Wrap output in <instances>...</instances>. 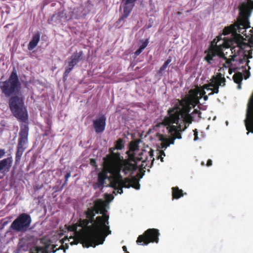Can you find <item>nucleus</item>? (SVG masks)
Listing matches in <instances>:
<instances>
[{
  "instance_id": "1",
  "label": "nucleus",
  "mask_w": 253,
  "mask_h": 253,
  "mask_svg": "<svg viewBox=\"0 0 253 253\" xmlns=\"http://www.w3.org/2000/svg\"><path fill=\"white\" fill-rule=\"evenodd\" d=\"M198 94V92L191 89L189 95L181 99H176L168 110V116L165 117L161 124L166 126H189L200 118L201 113L197 109L190 113L191 109L200 103Z\"/></svg>"
},
{
  "instance_id": "2",
  "label": "nucleus",
  "mask_w": 253,
  "mask_h": 253,
  "mask_svg": "<svg viewBox=\"0 0 253 253\" xmlns=\"http://www.w3.org/2000/svg\"><path fill=\"white\" fill-rule=\"evenodd\" d=\"M21 83L14 67L8 78L0 82V90L5 97H10L8 105L13 116L21 122H26L28 115L24 105L25 98L21 93Z\"/></svg>"
},
{
  "instance_id": "3",
  "label": "nucleus",
  "mask_w": 253,
  "mask_h": 253,
  "mask_svg": "<svg viewBox=\"0 0 253 253\" xmlns=\"http://www.w3.org/2000/svg\"><path fill=\"white\" fill-rule=\"evenodd\" d=\"M97 214L96 211L91 207L88 208L84 211L86 219H80V224L84 226L86 233L84 235L83 247L89 248L95 247L99 245L103 244L106 237L111 234L109 226L105 223V227H94L96 218L95 215Z\"/></svg>"
},
{
  "instance_id": "4",
  "label": "nucleus",
  "mask_w": 253,
  "mask_h": 253,
  "mask_svg": "<svg viewBox=\"0 0 253 253\" xmlns=\"http://www.w3.org/2000/svg\"><path fill=\"white\" fill-rule=\"evenodd\" d=\"M139 157H135L133 155H130L128 159L124 160L121 156L120 153L114 152L112 154H108L103 158V164L108 168L110 171H115L120 173L122 170L125 174L128 173L132 174L137 169V161L145 162L147 158L146 157L144 159L141 155L143 153H141Z\"/></svg>"
},
{
  "instance_id": "5",
  "label": "nucleus",
  "mask_w": 253,
  "mask_h": 253,
  "mask_svg": "<svg viewBox=\"0 0 253 253\" xmlns=\"http://www.w3.org/2000/svg\"><path fill=\"white\" fill-rule=\"evenodd\" d=\"M93 204L94 206L91 208L96 211L97 213L102 214L96 217V222L94 226L105 227V223L109 225V215L106 214L107 210L106 208L107 206L106 202L101 199H98L93 202Z\"/></svg>"
},
{
  "instance_id": "6",
  "label": "nucleus",
  "mask_w": 253,
  "mask_h": 253,
  "mask_svg": "<svg viewBox=\"0 0 253 253\" xmlns=\"http://www.w3.org/2000/svg\"><path fill=\"white\" fill-rule=\"evenodd\" d=\"M103 166L102 170L98 174L97 182L93 184V188L95 189L103 188L106 179L111 180V181L114 180L116 184L117 182L116 181L122 178L121 173L115 171H110L109 169L106 167V165L103 164Z\"/></svg>"
},
{
  "instance_id": "7",
  "label": "nucleus",
  "mask_w": 253,
  "mask_h": 253,
  "mask_svg": "<svg viewBox=\"0 0 253 253\" xmlns=\"http://www.w3.org/2000/svg\"><path fill=\"white\" fill-rule=\"evenodd\" d=\"M31 216L27 213H20L12 222L9 228L16 232H25L30 229Z\"/></svg>"
},
{
  "instance_id": "8",
  "label": "nucleus",
  "mask_w": 253,
  "mask_h": 253,
  "mask_svg": "<svg viewBox=\"0 0 253 253\" xmlns=\"http://www.w3.org/2000/svg\"><path fill=\"white\" fill-rule=\"evenodd\" d=\"M187 127H167L169 133L171 136L170 138H167L164 135L157 133L156 137L161 141L162 148H166L170 144H173L176 138H181V132L184 131Z\"/></svg>"
},
{
  "instance_id": "9",
  "label": "nucleus",
  "mask_w": 253,
  "mask_h": 253,
  "mask_svg": "<svg viewBox=\"0 0 253 253\" xmlns=\"http://www.w3.org/2000/svg\"><path fill=\"white\" fill-rule=\"evenodd\" d=\"M160 233L159 230L155 228H150L146 230L142 235H139L136 240L139 245H147L150 243L159 242Z\"/></svg>"
},
{
  "instance_id": "10",
  "label": "nucleus",
  "mask_w": 253,
  "mask_h": 253,
  "mask_svg": "<svg viewBox=\"0 0 253 253\" xmlns=\"http://www.w3.org/2000/svg\"><path fill=\"white\" fill-rule=\"evenodd\" d=\"M137 0H122L123 12L122 15L120 17L118 20L115 22V26L118 28L121 27L123 25L121 23L129 16L131 13Z\"/></svg>"
},
{
  "instance_id": "11",
  "label": "nucleus",
  "mask_w": 253,
  "mask_h": 253,
  "mask_svg": "<svg viewBox=\"0 0 253 253\" xmlns=\"http://www.w3.org/2000/svg\"><path fill=\"white\" fill-rule=\"evenodd\" d=\"M244 123L245 126H253V92L247 103Z\"/></svg>"
},
{
  "instance_id": "12",
  "label": "nucleus",
  "mask_w": 253,
  "mask_h": 253,
  "mask_svg": "<svg viewBox=\"0 0 253 253\" xmlns=\"http://www.w3.org/2000/svg\"><path fill=\"white\" fill-rule=\"evenodd\" d=\"M217 41L216 42L215 47H213L215 55H217L219 58L222 59H226L225 54L223 51L222 47L229 48L230 47L231 41H226L223 40L222 43L219 45H217V43L221 40V36L216 37Z\"/></svg>"
},
{
  "instance_id": "13",
  "label": "nucleus",
  "mask_w": 253,
  "mask_h": 253,
  "mask_svg": "<svg viewBox=\"0 0 253 253\" xmlns=\"http://www.w3.org/2000/svg\"><path fill=\"white\" fill-rule=\"evenodd\" d=\"M68 230L70 231H73L77 234H82V244L84 243V239L83 237L85 233H86V230L84 228V226L83 225H81L80 224V219H79L77 222L75 224H74L72 225L69 226L68 228Z\"/></svg>"
},
{
  "instance_id": "14",
  "label": "nucleus",
  "mask_w": 253,
  "mask_h": 253,
  "mask_svg": "<svg viewBox=\"0 0 253 253\" xmlns=\"http://www.w3.org/2000/svg\"><path fill=\"white\" fill-rule=\"evenodd\" d=\"M29 127L22 128L19 132L18 144L25 146L28 142Z\"/></svg>"
},
{
  "instance_id": "15",
  "label": "nucleus",
  "mask_w": 253,
  "mask_h": 253,
  "mask_svg": "<svg viewBox=\"0 0 253 253\" xmlns=\"http://www.w3.org/2000/svg\"><path fill=\"white\" fill-rule=\"evenodd\" d=\"M116 182H115L114 180L113 181H111L110 184L111 186L114 188V189L116 190H117V193L121 194L123 193V188L125 187V185H126V184L125 183V179H123V177L122 176V178L117 180Z\"/></svg>"
},
{
  "instance_id": "16",
  "label": "nucleus",
  "mask_w": 253,
  "mask_h": 253,
  "mask_svg": "<svg viewBox=\"0 0 253 253\" xmlns=\"http://www.w3.org/2000/svg\"><path fill=\"white\" fill-rule=\"evenodd\" d=\"M221 80L223 82V84L222 86H224L225 85L226 82L225 78L222 77V75L221 73H217L216 76H212L210 80L211 83L208 84V86H209V88H210V87H213V86H214L217 84V83Z\"/></svg>"
},
{
  "instance_id": "17",
  "label": "nucleus",
  "mask_w": 253,
  "mask_h": 253,
  "mask_svg": "<svg viewBox=\"0 0 253 253\" xmlns=\"http://www.w3.org/2000/svg\"><path fill=\"white\" fill-rule=\"evenodd\" d=\"M51 241L48 240L43 243V246L42 247H37L36 248V253H51L52 250L51 247Z\"/></svg>"
},
{
  "instance_id": "18",
  "label": "nucleus",
  "mask_w": 253,
  "mask_h": 253,
  "mask_svg": "<svg viewBox=\"0 0 253 253\" xmlns=\"http://www.w3.org/2000/svg\"><path fill=\"white\" fill-rule=\"evenodd\" d=\"M125 183L126 184V185L124 186H125V188H128L132 187L135 189H139L140 184L138 180L135 178H132V179L125 178Z\"/></svg>"
},
{
  "instance_id": "19",
  "label": "nucleus",
  "mask_w": 253,
  "mask_h": 253,
  "mask_svg": "<svg viewBox=\"0 0 253 253\" xmlns=\"http://www.w3.org/2000/svg\"><path fill=\"white\" fill-rule=\"evenodd\" d=\"M40 40V34L38 33L33 35L31 41L29 42L28 45V49L29 50H32L34 49Z\"/></svg>"
},
{
  "instance_id": "20",
  "label": "nucleus",
  "mask_w": 253,
  "mask_h": 253,
  "mask_svg": "<svg viewBox=\"0 0 253 253\" xmlns=\"http://www.w3.org/2000/svg\"><path fill=\"white\" fill-rule=\"evenodd\" d=\"M26 147L23 145L17 144V149L15 154V164L17 165L19 164L21 156L25 150Z\"/></svg>"
},
{
  "instance_id": "21",
  "label": "nucleus",
  "mask_w": 253,
  "mask_h": 253,
  "mask_svg": "<svg viewBox=\"0 0 253 253\" xmlns=\"http://www.w3.org/2000/svg\"><path fill=\"white\" fill-rule=\"evenodd\" d=\"M106 117L104 115L98 116L93 122V126H105L106 125Z\"/></svg>"
},
{
  "instance_id": "22",
  "label": "nucleus",
  "mask_w": 253,
  "mask_h": 253,
  "mask_svg": "<svg viewBox=\"0 0 253 253\" xmlns=\"http://www.w3.org/2000/svg\"><path fill=\"white\" fill-rule=\"evenodd\" d=\"M69 60L70 61L68 62V66L66 67L65 72L63 74V79L64 81L67 80L69 73L71 72L75 65H77V64L75 63L73 60L71 59Z\"/></svg>"
},
{
  "instance_id": "23",
  "label": "nucleus",
  "mask_w": 253,
  "mask_h": 253,
  "mask_svg": "<svg viewBox=\"0 0 253 253\" xmlns=\"http://www.w3.org/2000/svg\"><path fill=\"white\" fill-rule=\"evenodd\" d=\"M69 60L70 61L68 62V66L66 67L65 72L63 74V79L64 81L67 80L69 73L71 72L75 65H77V64L75 63L73 60L71 59Z\"/></svg>"
},
{
  "instance_id": "24",
  "label": "nucleus",
  "mask_w": 253,
  "mask_h": 253,
  "mask_svg": "<svg viewBox=\"0 0 253 253\" xmlns=\"http://www.w3.org/2000/svg\"><path fill=\"white\" fill-rule=\"evenodd\" d=\"M207 53L206 56L205 57V60L209 63H211V61L213 60V57L215 56L213 47L210 46L208 51H205Z\"/></svg>"
},
{
  "instance_id": "25",
  "label": "nucleus",
  "mask_w": 253,
  "mask_h": 253,
  "mask_svg": "<svg viewBox=\"0 0 253 253\" xmlns=\"http://www.w3.org/2000/svg\"><path fill=\"white\" fill-rule=\"evenodd\" d=\"M83 55V51H80L79 52H74L71 56L70 57L69 59H71L77 64L82 60V56Z\"/></svg>"
},
{
  "instance_id": "26",
  "label": "nucleus",
  "mask_w": 253,
  "mask_h": 253,
  "mask_svg": "<svg viewBox=\"0 0 253 253\" xmlns=\"http://www.w3.org/2000/svg\"><path fill=\"white\" fill-rule=\"evenodd\" d=\"M172 196L173 199H178L183 196V191L178 187L172 188Z\"/></svg>"
},
{
  "instance_id": "27",
  "label": "nucleus",
  "mask_w": 253,
  "mask_h": 253,
  "mask_svg": "<svg viewBox=\"0 0 253 253\" xmlns=\"http://www.w3.org/2000/svg\"><path fill=\"white\" fill-rule=\"evenodd\" d=\"M237 29L236 26L234 24H232L229 26L225 27L223 30V34L224 35H227L231 33L236 34Z\"/></svg>"
},
{
  "instance_id": "28",
  "label": "nucleus",
  "mask_w": 253,
  "mask_h": 253,
  "mask_svg": "<svg viewBox=\"0 0 253 253\" xmlns=\"http://www.w3.org/2000/svg\"><path fill=\"white\" fill-rule=\"evenodd\" d=\"M235 25L236 26L237 32L238 31L239 33H241L243 34L244 32H246V30H244L243 31H242V30H246L249 27V23L247 21H242L237 25Z\"/></svg>"
},
{
  "instance_id": "29",
  "label": "nucleus",
  "mask_w": 253,
  "mask_h": 253,
  "mask_svg": "<svg viewBox=\"0 0 253 253\" xmlns=\"http://www.w3.org/2000/svg\"><path fill=\"white\" fill-rule=\"evenodd\" d=\"M140 42H141V44L140 45L139 48L134 52V55L136 57L140 55L144 49L147 46L149 43V39H147L145 41H141Z\"/></svg>"
},
{
  "instance_id": "30",
  "label": "nucleus",
  "mask_w": 253,
  "mask_h": 253,
  "mask_svg": "<svg viewBox=\"0 0 253 253\" xmlns=\"http://www.w3.org/2000/svg\"><path fill=\"white\" fill-rule=\"evenodd\" d=\"M12 162V158L11 157L4 159L0 161V171L2 170L8 164L10 165ZM10 165H9V167Z\"/></svg>"
},
{
  "instance_id": "31",
  "label": "nucleus",
  "mask_w": 253,
  "mask_h": 253,
  "mask_svg": "<svg viewBox=\"0 0 253 253\" xmlns=\"http://www.w3.org/2000/svg\"><path fill=\"white\" fill-rule=\"evenodd\" d=\"M61 14L60 12L53 14L50 19H48V23L51 22H54L56 23H59L61 22Z\"/></svg>"
},
{
  "instance_id": "32",
  "label": "nucleus",
  "mask_w": 253,
  "mask_h": 253,
  "mask_svg": "<svg viewBox=\"0 0 253 253\" xmlns=\"http://www.w3.org/2000/svg\"><path fill=\"white\" fill-rule=\"evenodd\" d=\"M61 243H62V245L59 247V248L58 249H56L55 250L54 249L56 248V245L51 244V250H52V252L54 253L58 250H63L64 252L65 253L66 250L68 249L69 246H68V244H67V243H66L65 245H64L63 242H62Z\"/></svg>"
},
{
  "instance_id": "33",
  "label": "nucleus",
  "mask_w": 253,
  "mask_h": 253,
  "mask_svg": "<svg viewBox=\"0 0 253 253\" xmlns=\"http://www.w3.org/2000/svg\"><path fill=\"white\" fill-rule=\"evenodd\" d=\"M234 82L236 84L241 83L243 80V75L241 72L235 73L233 76Z\"/></svg>"
},
{
  "instance_id": "34",
  "label": "nucleus",
  "mask_w": 253,
  "mask_h": 253,
  "mask_svg": "<svg viewBox=\"0 0 253 253\" xmlns=\"http://www.w3.org/2000/svg\"><path fill=\"white\" fill-rule=\"evenodd\" d=\"M115 147L117 150H122L124 148L123 139L119 138L116 141Z\"/></svg>"
},
{
  "instance_id": "35",
  "label": "nucleus",
  "mask_w": 253,
  "mask_h": 253,
  "mask_svg": "<svg viewBox=\"0 0 253 253\" xmlns=\"http://www.w3.org/2000/svg\"><path fill=\"white\" fill-rule=\"evenodd\" d=\"M223 84V82L222 81H220L218 83H217V84L213 86V88H211L210 89V90H211L213 91V93H218L219 92V86H222Z\"/></svg>"
},
{
  "instance_id": "36",
  "label": "nucleus",
  "mask_w": 253,
  "mask_h": 253,
  "mask_svg": "<svg viewBox=\"0 0 253 253\" xmlns=\"http://www.w3.org/2000/svg\"><path fill=\"white\" fill-rule=\"evenodd\" d=\"M237 36L239 38V39L237 40V43L238 45V47H239V51L238 52L240 51L241 49L242 48L241 47V44H244L245 43L242 41V40L243 39V37L240 35V34H237Z\"/></svg>"
},
{
  "instance_id": "37",
  "label": "nucleus",
  "mask_w": 253,
  "mask_h": 253,
  "mask_svg": "<svg viewBox=\"0 0 253 253\" xmlns=\"http://www.w3.org/2000/svg\"><path fill=\"white\" fill-rule=\"evenodd\" d=\"M225 60V63L223 64V66L225 68H230L232 66V62L229 58L226 57V59H223Z\"/></svg>"
},
{
  "instance_id": "38",
  "label": "nucleus",
  "mask_w": 253,
  "mask_h": 253,
  "mask_svg": "<svg viewBox=\"0 0 253 253\" xmlns=\"http://www.w3.org/2000/svg\"><path fill=\"white\" fill-rule=\"evenodd\" d=\"M68 241L70 242L71 245H77L79 243L78 239L71 236L69 239Z\"/></svg>"
},
{
  "instance_id": "39",
  "label": "nucleus",
  "mask_w": 253,
  "mask_h": 253,
  "mask_svg": "<svg viewBox=\"0 0 253 253\" xmlns=\"http://www.w3.org/2000/svg\"><path fill=\"white\" fill-rule=\"evenodd\" d=\"M159 155H158L157 159H160L161 162H164V158L162 157V156H165V153L163 151H160L159 152Z\"/></svg>"
},
{
  "instance_id": "40",
  "label": "nucleus",
  "mask_w": 253,
  "mask_h": 253,
  "mask_svg": "<svg viewBox=\"0 0 253 253\" xmlns=\"http://www.w3.org/2000/svg\"><path fill=\"white\" fill-rule=\"evenodd\" d=\"M89 164L91 166L94 167L95 168H97V165H96V161L95 159H90Z\"/></svg>"
},
{
  "instance_id": "41",
  "label": "nucleus",
  "mask_w": 253,
  "mask_h": 253,
  "mask_svg": "<svg viewBox=\"0 0 253 253\" xmlns=\"http://www.w3.org/2000/svg\"><path fill=\"white\" fill-rule=\"evenodd\" d=\"M70 176H71V173H70V172H68L67 173H66V174H65V182H64V183L63 185L62 186V187H63L64 185H65L67 183V181H68V178H69Z\"/></svg>"
},
{
  "instance_id": "42",
  "label": "nucleus",
  "mask_w": 253,
  "mask_h": 253,
  "mask_svg": "<svg viewBox=\"0 0 253 253\" xmlns=\"http://www.w3.org/2000/svg\"><path fill=\"white\" fill-rule=\"evenodd\" d=\"M95 131L97 133H101L104 130L105 127H94Z\"/></svg>"
},
{
  "instance_id": "43",
  "label": "nucleus",
  "mask_w": 253,
  "mask_h": 253,
  "mask_svg": "<svg viewBox=\"0 0 253 253\" xmlns=\"http://www.w3.org/2000/svg\"><path fill=\"white\" fill-rule=\"evenodd\" d=\"M168 65L165 64V63L163 65V66L160 68L159 73H161L163 71H164L168 67Z\"/></svg>"
},
{
  "instance_id": "44",
  "label": "nucleus",
  "mask_w": 253,
  "mask_h": 253,
  "mask_svg": "<svg viewBox=\"0 0 253 253\" xmlns=\"http://www.w3.org/2000/svg\"><path fill=\"white\" fill-rule=\"evenodd\" d=\"M194 131V140L195 141L197 140L198 139V131L197 129H195V130H193Z\"/></svg>"
},
{
  "instance_id": "45",
  "label": "nucleus",
  "mask_w": 253,
  "mask_h": 253,
  "mask_svg": "<svg viewBox=\"0 0 253 253\" xmlns=\"http://www.w3.org/2000/svg\"><path fill=\"white\" fill-rule=\"evenodd\" d=\"M153 153H154V151L151 149L149 151L148 153H149V155L150 157L151 158H153V160H152V162L154 161V158H153Z\"/></svg>"
},
{
  "instance_id": "46",
  "label": "nucleus",
  "mask_w": 253,
  "mask_h": 253,
  "mask_svg": "<svg viewBox=\"0 0 253 253\" xmlns=\"http://www.w3.org/2000/svg\"><path fill=\"white\" fill-rule=\"evenodd\" d=\"M206 95V91L204 89H202L200 92V98H202L203 96Z\"/></svg>"
},
{
  "instance_id": "47",
  "label": "nucleus",
  "mask_w": 253,
  "mask_h": 253,
  "mask_svg": "<svg viewBox=\"0 0 253 253\" xmlns=\"http://www.w3.org/2000/svg\"><path fill=\"white\" fill-rule=\"evenodd\" d=\"M5 152L4 149H0V159L5 154Z\"/></svg>"
},
{
  "instance_id": "48",
  "label": "nucleus",
  "mask_w": 253,
  "mask_h": 253,
  "mask_svg": "<svg viewBox=\"0 0 253 253\" xmlns=\"http://www.w3.org/2000/svg\"><path fill=\"white\" fill-rule=\"evenodd\" d=\"M246 8H247V6H246V4L243 3L242 4V6L240 7V10L241 11H243V10H245Z\"/></svg>"
},
{
  "instance_id": "49",
  "label": "nucleus",
  "mask_w": 253,
  "mask_h": 253,
  "mask_svg": "<svg viewBox=\"0 0 253 253\" xmlns=\"http://www.w3.org/2000/svg\"><path fill=\"white\" fill-rule=\"evenodd\" d=\"M171 61V57L169 56L168 59L165 62V63L167 65H169Z\"/></svg>"
},
{
  "instance_id": "50",
  "label": "nucleus",
  "mask_w": 253,
  "mask_h": 253,
  "mask_svg": "<svg viewBox=\"0 0 253 253\" xmlns=\"http://www.w3.org/2000/svg\"><path fill=\"white\" fill-rule=\"evenodd\" d=\"M246 129L248 130L247 134H248L249 132L253 133V127H246Z\"/></svg>"
},
{
  "instance_id": "51",
  "label": "nucleus",
  "mask_w": 253,
  "mask_h": 253,
  "mask_svg": "<svg viewBox=\"0 0 253 253\" xmlns=\"http://www.w3.org/2000/svg\"><path fill=\"white\" fill-rule=\"evenodd\" d=\"M116 149L115 148V147H111V148H110L109 149V152L110 153L109 154H112V153H114V150H115Z\"/></svg>"
},
{
  "instance_id": "52",
  "label": "nucleus",
  "mask_w": 253,
  "mask_h": 253,
  "mask_svg": "<svg viewBox=\"0 0 253 253\" xmlns=\"http://www.w3.org/2000/svg\"><path fill=\"white\" fill-rule=\"evenodd\" d=\"M210 89H211V88H209V86H208V84H205L203 85V89H204V90H205V89L210 90Z\"/></svg>"
},
{
  "instance_id": "53",
  "label": "nucleus",
  "mask_w": 253,
  "mask_h": 253,
  "mask_svg": "<svg viewBox=\"0 0 253 253\" xmlns=\"http://www.w3.org/2000/svg\"><path fill=\"white\" fill-rule=\"evenodd\" d=\"M230 57H231V58H229V59H230L231 62H234V61H235V58L236 57V54H234L233 55H231Z\"/></svg>"
},
{
  "instance_id": "54",
  "label": "nucleus",
  "mask_w": 253,
  "mask_h": 253,
  "mask_svg": "<svg viewBox=\"0 0 253 253\" xmlns=\"http://www.w3.org/2000/svg\"><path fill=\"white\" fill-rule=\"evenodd\" d=\"M212 165V161L211 159H209L207 163V166L210 167Z\"/></svg>"
},
{
  "instance_id": "55",
  "label": "nucleus",
  "mask_w": 253,
  "mask_h": 253,
  "mask_svg": "<svg viewBox=\"0 0 253 253\" xmlns=\"http://www.w3.org/2000/svg\"><path fill=\"white\" fill-rule=\"evenodd\" d=\"M122 249H123V250L125 252H126L127 251V248H126V246H124L122 247Z\"/></svg>"
},
{
  "instance_id": "56",
  "label": "nucleus",
  "mask_w": 253,
  "mask_h": 253,
  "mask_svg": "<svg viewBox=\"0 0 253 253\" xmlns=\"http://www.w3.org/2000/svg\"><path fill=\"white\" fill-rule=\"evenodd\" d=\"M202 97L204 98V99L205 101H207L208 99V95H205L203 96Z\"/></svg>"
},
{
  "instance_id": "57",
  "label": "nucleus",
  "mask_w": 253,
  "mask_h": 253,
  "mask_svg": "<svg viewBox=\"0 0 253 253\" xmlns=\"http://www.w3.org/2000/svg\"><path fill=\"white\" fill-rule=\"evenodd\" d=\"M232 53L235 52V47H232L231 49Z\"/></svg>"
},
{
  "instance_id": "58",
  "label": "nucleus",
  "mask_w": 253,
  "mask_h": 253,
  "mask_svg": "<svg viewBox=\"0 0 253 253\" xmlns=\"http://www.w3.org/2000/svg\"><path fill=\"white\" fill-rule=\"evenodd\" d=\"M238 84L237 88L238 89H241V83H239V84Z\"/></svg>"
},
{
  "instance_id": "59",
  "label": "nucleus",
  "mask_w": 253,
  "mask_h": 253,
  "mask_svg": "<svg viewBox=\"0 0 253 253\" xmlns=\"http://www.w3.org/2000/svg\"><path fill=\"white\" fill-rule=\"evenodd\" d=\"M248 2H250L251 4H253V0H248Z\"/></svg>"
},
{
  "instance_id": "60",
  "label": "nucleus",
  "mask_w": 253,
  "mask_h": 253,
  "mask_svg": "<svg viewBox=\"0 0 253 253\" xmlns=\"http://www.w3.org/2000/svg\"><path fill=\"white\" fill-rule=\"evenodd\" d=\"M213 94H214V93H213V91H212L211 92H210V93H209V94H208V96H211V95H213Z\"/></svg>"
},
{
  "instance_id": "61",
  "label": "nucleus",
  "mask_w": 253,
  "mask_h": 253,
  "mask_svg": "<svg viewBox=\"0 0 253 253\" xmlns=\"http://www.w3.org/2000/svg\"><path fill=\"white\" fill-rule=\"evenodd\" d=\"M249 58H252V55H251V54H249Z\"/></svg>"
},
{
  "instance_id": "62",
  "label": "nucleus",
  "mask_w": 253,
  "mask_h": 253,
  "mask_svg": "<svg viewBox=\"0 0 253 253\" xmlns=\"http://www.w3.org/2000/svg\"><path fill=\"white\" fill-rule=\"evenodd\" d=\"M154 126H156V127L160 126V125L159 124H157V125H155Z\"/></svg>"
},
{
  "instance_id": "63",
  "label": "nucleus",
  "mask_w": 253,
  "mask_h": 253,
  "mask_svg": "<svg viewBox=\"0 0 253 253\" xmlns=\"http://www.w3.org/2000/svg\"><path fill=\"white\" fill-rule=\"evenodd\" d=\"M226 125L227 126L228 125V122L227 121L226 122Z\"/></svg>"
},
{
  "instance_id": "64",
  "label": "nucleus",
  "mask_w": 253,
  "mask_h": 253,
  "mask_svg": "<svg viewBox=\"0 0 253 253\" xmlns=\"http://www.w3.org/2000/svg\"><path fill=\"white\" fill-rule=\"evenodd\" d=\"M125 253H129V252L128 251H126L125 252Z\"/></svg>"
}]
</instances>
